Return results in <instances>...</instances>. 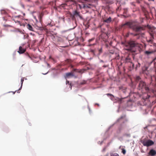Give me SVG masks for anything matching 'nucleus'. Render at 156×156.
<instances>
[{
    "mask_svg": "<svg viewBox=\"0 0 156 156\" xmlns=\"http://www.w3.org/2000/svg\"><path fill=\"white\" fill-rule=\"evenodd\" d=\"M129 33H128V34H127L126 35V37H128V36H129Z\"/></svg>",
    "mask_w": 156,
    "mask_h": 156,
    "instance_id": "nucleus-32",
    "label": "nucleus"
},
{
    "mask_svg": "<svg viewBox=\"0 0 156 156\" xmlns=\"http://www.w3.org/2000/svg\"><path fill=\"white\" fill-rule=\"evenodd\" d=\"M71 16L73 18V19L75 18V16H79L80 18H81V16H80V12H77L76 10L73 13V14H71Z\"/></svg>",
    "mask_w": 156,
    "mask_h": 156,
    "instance_id": "nucleus-5",
    "label": "nucleus"
},
{
    "mask_svg": "<svg viewBox=\"0 0 156 156\" xmlns=\"http://www.w3.org/2000/svg\"><path fill=\"white\" fill-rule=\"evenodd\" d=\"M141 142L144 146L147 147L151 146L154 144V142L152 140L146 139L142 140Z\"/></svg>",
    "mask_w": 156,
    "mask_h": 156,
    "instance_id": "nucleus-3",
    "label": "nucleus"
},
{
    "mask_svg": "<svg viewBox=\"0 0 156 156\" xmlns=\"http://www.w3.org/2000/svg\"><path fill=\"white\" fill-rule=\"evenodd\" d=\"M120 7H119L117 9V10H118V9H119V8H120Z\"/></svg>",
    "mask_w": 156,
    "mask_h": 156,
    "instance_id": "nucleus-34",
    "label": "nucleus"
},
{
    "mask_svg": "<svg viewBox=\"0 0 156 156\" xmlns=\"http://www.w3.org/2000/svg\"><path fill=\"white\" fill-rule=\"evenodd\" d=\"M107 95H108V96L110 95V96H112L113 97V96L112 94H107Z\"/></svg>",
    "mask_w": 156,
    "mask_h": 156,
    "instance_id": "nucleus-27",
    "label": "nucleus"
},
{
    "mask_svg": "<svg viewBox=\"0 0 156 156\" xmlns=\"http://www.w3.org/2000/svg\"><path fill=\"white\" fill-rule=\"evenodd\" d=\"M124 13H126V11H127V9L125 8L124 9Z\"/></svg>",
    "mask_w": 156,
    "mask_h": 156,
    "instance_id": "nucleus-23",
    "label": "nucleus"
},
{
    "mask_svg": "<svg viewBox=\"0 0 156 156\" xmlns=\"http://www.w3.org/2000/svg\"><path fill=\"white\" fill-rule=\"evenodd\" d=\"M140 79V78L139 76H137L136 77V81H139Z\"/></svg>",
    "mask_w": 156,
    "mask_h": 156,
    "instance_id": "nucleus-18",
    "label": "nucleus"
},
{
    "mask_svg": "<svg viewBox=\"0 0 156 156\" xmlns=\"http://www.w3.org/2000/svg\"><path fill=\"white\" fill-rule=\"evenodd\" d=\"M137 44V43L135 41H131L129 42L127 45V46H129V48L126 49L128 50L132 51V48L135 47Z\"/></svg>",
    "mask_w": 156,
    "mask_h": 156,
    "instance_id": "nucleus-4",
    "label": "nucleus"
},
{
    "mask_svg": "<svg viewBox=\"0 0 156 156\" xmlns=\"http://www.w3.org/2000/svg\"><path fill=\"white\" fill-rule=\"evenodd\" d=\"M27 27L29 30L31 31H33V28L30 25L27 24Z\"/></svg>",
    "mask_w": 156,
    "mask_h": 156,
    "instance_id": "nucleus-9",
    "label": "nucleus"
},
{
    "mask_svg": "<svg viewBox=\"0 0 156 156\" xmlns=\"http://www.w3.org/2000/svg\"><path fill=\"white\" fill-rule=\"evenodd\" d=\"M124 135L128 137H129L130 136V134H129L125 133L124 134Z\"/></svg>",
    "mask_w": 156,
    "mask_h": 156,
    "instance_id": "nucleus-19",
    "label": "nucleus"
},
{
    "mask_svg": "<svg viewBox=\"0 0 156 156\" xmlns=\"http://www.w3.org/2000/svg\"><path fill=\"white\" fill-rule=\"evenodd\" d=\"M110 155L111 156H119V154L116 153L111 154Z\"/></svg>",
    "mask_w": 156,
    "mask_h": 156,
    "instance_id": "nucleus-15",
    "label": "nucleus"
},
{
    "mask_svg": "<svg viewBox=\"0 0 156 156\" xmlns=\"http://www.w3.org/2000/svg\"><path fill=\"white\" fill-rule=\"evenodd\" d=\"M151 36L153 37V34H151Z\"/></svg>",
    "mask_w": 156,
    "mask_h": 156,
    "instance_id": "nucleus-28",
    "label": "nucleus"
},
{
    "mask_svg": "<svg viewBox=\"0 0 156 156\" xmlns=\"http://www.w3.org/2000/svg\"><path fill=\"white\" fill-rule=\"evenodd\" d=\"M99 52H100V53H101V52H102V48H101L99 50Z\"/></svg>",
    "mask_w": 156,
    "mask_h": 156,
    "instance_id": "nucleus-24",
    "label": "nucleus"
},
{
    "mask_svg": "<svg viewBox=\"0 0 156 156\" xmlns=\"http://www.w3.org/2000/svg\"><path fill=\"white\" fill-rule=\"evenodd\" d=\"M79 72L80 73H81V71H80Z\"/></svg>",
    "mask_w": 156,
    "mask_h": 156,
    "instance_id": "nucleus-38",
    "label": "nucleus"
},
{
    "mask_svg": "<svg viewBox=\"0 0 156 156\" xmlns=\"http://www.w3.org/2000/svg\"><path fill=\"white\" fill-rule=\"evenodd\" d=\"M66 84H68L69 85V82L68 80H66Z\"/></svg>",
    "mask_w": 156,
    "mask_h": 156,
    "instance_id": "nucleus-25",
    "label": "nucleus"
},
{
    "mask_svg": "<svg viewBox=\"0 0 156 156\" xmlns=\"http://www.w3.org/2000/svg\"><path fill=\"white\" fill-rule=\"evenodd\" d=\"M112 21V18L109 17L108 18L106 19H104L103 20V21L105 22L106 23H110Z\"/></svg>",
    "mask_w": 156,
    "mask_h": 156,
    "instance_id": "nucleus-8",
    "label": "nucleus"
},
{
    "mask_svg": "<svg viewBox=\"0 0 156 156\" xmlns=\"http://www.w3.org/2000/svg\"><path fill=\"white\" fill-rule=\"evenodd\" d=\"M43 0H36V1L35 2V3L36 5H39L40 4V1L41 2H43Z\"/></svg>",
    "mask_w": 156,
    "mask_h": 156,
    "instance_id": "nucleus-11",
    "label": "nucleus"
},
{
    "mask_svg": "<svg viewBox=\"0 0 156 156\" xmlns=\"http://www.w3.org/2000/svg\"><path fill=\"white\" fill-rule=\"evenodd\" d=\"M24 78H22L21 79V87H20V88H19V90H21L22 88V85H23V82L24 81Z\"/></svg>",
    "mask_w": 156,
    "mask_h": 156,
    "instance_id": "nucleus-13",
    "label": "nucleus"
},
{
    "mask_svg": "<svg viewBox=\"0 0 156 156\" xmlns=\"http://www.w3.org/2000/svg\"><path fill=\"white\" fill-rule=\"evenodd\" d=\"M131 61V58L129 56H128L127 57H126L125 59V61L126 62H130Z\"/></svg>",
    "mask_w": 156,
    "mask_h": 156,
    "instance_id": "nucleus-10",
    "label": "nucleus"
},
{
    "mask_svg": "<svg viewBox=\"0 0 156 156\" xmlns=\"http://www.w3.org/2000/svg\"><path fill=\"white\" fill-rule=\"evenodd\" d=\"M50 25V24H48V25H47V26H49Z\"/></svg>",
    "mask_w": 156,
    "mask_h": 156,
    "instance_id": "nucleus-37",
    "label": "nucleus"
},
{
    "mask_svg": "<svg viewBox=\"0 0 156 156\" xmlns=\"http://www.w3.org/2000/svg\"><path fill=\"white\" fill-rule=\"evenodd\" d=\"M125 26H127L133 29L134 30L136 31H139L143 30V28L137 26L135 23L133 22H127L122 25V27Z\"/></svg>",
    "mask_w": 156,
    "mask_h": 156,
    "instance_id": "nucleus-1",
    "label": "nucleus"
},
{
    "mask_svg": "<svg viewBox=\"0 0 156 156\" xmlns=\"http://www.w3.org/2000/svg\"><path fill=\"white\" fill-rule=\"evenodd\" d=\"M27 1L28 2H30L31 1V0H27Z\"/></svg>",
    "mask_w": 156,
    "mask_h": 156,
    "instance_id": "nucleus-29",
    "label": "nucleus"
},
{
    "mask_svg": "<svg viewBox=\"0 0 156 156\" xmlns=\"http://www.w3.org/2000/svg\"><path fill=\"white\" fill-rule=\"evenodd\" d=\"M153 77L154 78L156 82V76H154Z\"/></svg>",
    "mask_w": 156,
    "mask_h": 156,
    "instance_id": "nucleus-26",
    "label": "nucleus"
},
{
    "mask_svg": "<svg viewBox=\"0 0 156 156\" xmlns=\"http://www.w3.org/2000/svg\"><path fill=\"white\" fill-rule=\"evenodd\" d=\"M132 66H133V67H134V64H133V63H132Z\"/></svg>",
    "mask_w": 156,
    "mask_h": 156,
    "instance_id": "nucleus-33",
    "label": "nucleus"
},
{
    "mask_svg": "<svg viewBox=\"0 0 156 156\" xmlns=\"http://www.w3.org/2000/svg\"><path fill=\"white\" fill-rule=\"evenodd\" d=\"M91 5L90 4H89L88 5H87L86 6L84 5V8H85V7H87L88 8H90V7L89 5Z\"/></svg>",
    "mask_w": 156,
    "mask_h": 156,
    "instance_id": "nucleus-22",
    "label": "nucleus"
},
{
    "mask_svg": "<svg viewBox=\"0 0 156 156\" xmlns=\"http://www.w3.org/2000/svg\"><path fill=\"white\" fill-rule=\"evenodd\" d=\"M148 42H152V40H151V39L150 40L148 41Z\"/></svg>",
    "mask_w": 156,
    "mask_h": 156,
    "instance_id": "nucleus-31",
    "label": "nucleus"
},
{
    "mask_svg": "<svg viewBox=\"0 0 156 156\" xmlns=\"http://www.w3.org/2000/svg\"><path fill=\"white\" fill-rule=\"evenodd\" d=\"M26 51V49L23 48L21 46H20L19 48V50L18 52L20 54H22L24 53Z\"/></svg>",
    "mask_w": 156,
    "mask_h": 156,
    "instance_id": "nucleus-7",
    "label": "nucleus"
},
{
    "mask_svg": "<svg viewBox=\"0 0 156 156\" xmlns=\"http://www.w3.org/2000/svg\"><path fill=\"white\" fill-rule=\"evenodd\" d=\"M73 73H67L66 74V77H69L70 76H73Z\"/></svg>",
    "mask_w": 156,
    "mask_h": 156,
    "instance_id": "nucleus-14",
    "label": "nucleus"
},
{
    "mask_svg": "<svg viewBox=\"0 0 156 156\" xmlns=\"http://www.w3.org/2000/svg\"><path fill=\"white\" fill-rule=\"evenodd\" d=\"M138 88L139 90L144 89L146 92H148L149 90V89L146 85V83L142 80H140L139 82Z\"/></svg>",
    "mask_w": 156,
    "mask_h": 156,
    "instance_id": "nucleus-2",
    "label": "nucleus"
},
{
    "mask_svg": "<svg viewBox=\"0 0 156 156\" xmlns=\"http://www.w3.org/2000/svg\"><path fill=\"white\" fill-rule=\"evenodd\" d=\"M122 153L124 154H125L126 153V151L124 149H122Z\"/></svg>",
    "mask_w": 156,
    "mask_h": 156,
    "instance_id": "nucleus-17",
    "label": "nucleus"
},
{
    "mask_svg": "<svg viewBox=\"0 0 156 156\" xmlns=\"http://www.w3.org/2000/svg\"><path fill=\"white\" fill-rule=\"evenodd\" d=\"M94 38H92V39H89L88 40V41H89V42H91V41H93V40H94Z\"/></svg>",
    "mask_w": 156,
    "mask_h": 156,
    "instance_id": "nucleus-21",
    "label": "nucleus"
},
{
    "mask_svg": "<svg viewBox=\"0 0 156 156\" xmlns=\"http://www.w3.org/2000/svg\"><path fill=\"white\" fill-rule=\"evenodd\" d=\"M123 98H118V101H119L120 103L121 102V101Z\"/></svg>",
    "mask_w": 156,
    "mask_h": 156,
    "instance_id": "nucleus-20",
    "label": "nucleus"
},
{
    "mask_svg": "<svg viewBox=\"0 0 156 156\" xmlns=\"http://www.w3.org/2000/svg\"><path fill=\"white\" fill-rule=\"evenodd\" d=\"M138 64L139 65V66L140 67V64L139 63H138Z\"/></svg>",
    "mask_w": 156,
    "mask_h": 156,
    "instance_id": "nucleus-35",
    "label": "nucleus"
},
{
    "mask_svg": "<svg viewBox=\"0 0 156 156\" xmlns=\"http://www.w3.org/2000/svg\"><path fill=\"white\" fill-rule=\"evenodd\" d=\"M137 67H138V65H136V68H137Z\"/></svg>",
    "mask_w": 156,
    "mask_h": 156,
    "instance_id": "nucleus-39",
    "label": "nucleus"
},
{
    "mask_svg": "<svg viewBox=\"0 0 156 156\" xmlns=\"http://www.w3.org/2000/svg\"><path fill=\"white\" fill-rule=\"evenodd\" d=\"M153 53V51H146L145 53L147 55H150Z\"/></svg>",
    "mask_w": 156,
    "mask_h": 156,
    "instance_id": "nucleus-12",
    "label": "nucleus"
},
{
    "mask_svg": "<svg viewBox=\"0 0 156 156\" xmlns=\"http://www.w3.org/2000/svg\"><path fill=\"white\" fill-rule=\"evenodd\" d=\"M125 118V116L124 115L123 116H122L120 118H119L118 120V122H120V120L122 119H124Z\"/></svg>",
    "mask_w": 156,
    "mask_h": 156,
    "instance_id": "nucleus-16",
    "label": "nucleus"
},
{
    "mask_svg": "<svg viewBox=\"0 0 156 156\" xmlns=\"http://www.w3.org/2000/svg\"><path fill=\"white\" fill-rule=\"evenodd\" d=\"M148 154L151 156H154L156 155V151L154 149H151L149 152Z\"/></svg>",
    "mask_w": 156,
    "mask_h": 156,
    "instance_id": "nucleus-6",
    "label": "nucleus"
},
{
    "mask_svg": "<svg viewBox=\"0 0 156 156\" xmlns=\"http://www.w3.org/2000/svg\"><path fill=\"white\" fill-rule=\"evenodd\" d=\"M19 90H19H16V91H16V92H17L18 93H20V92H19V90Z\"/></svg>",
    "mask_w": 156,
    "mask_h": 156,
    "instance_id": "nucleus-30",
    "label": "nucleus"
},
{
    "mask_svg": "<svg viewBox=\"0 0 156 156\" xmlns=\"http://www.w3.org/2000/svg\"><path fill=\"white\" fill-rule=\"evenodd\" d=\"M17 91H16L15 92H13V94H15V93Z\"/></svg>",
    "mask_w": 156,
    "mask_h": 156,
    "instance_id": "nucleus-36",
    "label": "nucleus"
},
{
    "mask_svg": "<svg viewBox=\"0 0 156 156\" xmlns=\"http://www.w3.org/2000/svg\"><path fill=\"white\" fill-rule=\"evenodd\" d=\"M4 26H5V27L7 26L6 25H5Z\"/></svg>",
    "mask_w": 156,
    "mask_h": 156,
    "instance_id": "nucleus-40",
    "label": "nucleus"
}]
</instances>
